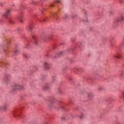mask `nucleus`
<instances>
[{
  "label": "nucleus",
  "mask_w": 124,
  "mask_h": 124,
  "mask_svg": "<svg viewBox=\"0 0 124 124\" xmlns=\"http://www.w3.org/2000/svg\"><path fill=\"white\" fill-rule=\"evenodd\" d=\"M47 37L46 36H45L44 37L42 38V39H43V40L44 41H48V40L47 39Z\"/></svg>",
  "instance_id": "nucleus-11"
},
{
  "label": "nucleus",
  "mask_w": 124,
  "mask_h": 124,
  "mask_svg": "<svg viewBox=\"0 0 124 124\" xmlns=\"http://www.w3.org/2000/svg\"><path fill=\"white\" fill-rule=\"evenodd\" d=\"M66 17H67V16H66V15H65V17H63V18H65H65H66Z\"/></svg>",
  "instance_id": "nucleus-21"
},
{
  "label": "nucleus",
  "mask_w": 124,
  "mask_h": 124,
  "mask_svg": "<svg viewBox=\"0 0 124 124\" xmlns=\"http://www.w3.org/2000/svg\"><path fill=\"white\" fill-rule=\"evenodd\" d=\"M91 97V96L89 95V97Z\"/></svg>",
  "instance_id": "nucleus-25"
},
{
  "label": "nucleus",
  "mask_w": 124,
  "mask_h": 124,
  "mask_svg": "<svg viewBox=\"0 0 124 124\" xmlns=\"http://www.w3.org/2000/svg\"><path fill=\"white\" fill-rule=\"evenodd\" d=\"M124 17L123 16H121L117 18V22H122V21H124Z\"/></svg>",
  "instance_id": "nucleus-4"
},
{
  "label": "nucleus",
  "mask_w": 124,
  "mask_h": 124,
  "mask_svg": "<svg viewBox=\"0 0 124 124\" xmlns=\"http://www.w3.org/2000/svg\"><path fill=\"white\" fill-rule=\"evenodd\" d=\"M14 89L15 90H23V86H21L19 84H16L14 87Z\"/></svg>",
  "instance_id": "nucleus-3"
},
{
  "label": "nucleus",
  "mask_w": 124,
  "mask_h": 124,
  "mask_svg": "<svg viewBox=\"0 0 124 124\" xmlns=\"http://www.w3.org/2000/svg\"><path fill=\"white\" fill-rule=\"evenodd\" d=\"M46 89H48V86H45L44 90H46Z\"/></svg>",
  "instance_id": "nucleus-17"
},
{
  "label": "nucleus",
  "mask_w": 124,
  "mask_h": 124,
  "mask_svg": "<svg viewBox=\"0 0 124 124\" xmlns=\"http://www.w3.org/2000/svg\"><path fill=\"white\" fill-rule=\"evenodd\" d=\"M62 53H63V51L59 53H58L56 56H55V58H58L59 57V56H61V55H62Z\"/></svg>",
  "instance_id": "nucleus-10"
},
{
  "label": "nucleus",
  "mask_w": 124,
  "mask_h": 124,
  "mask_svg": "<svg viewBox=\"0 0 124 124\" xmlns=\"http://www.w3.org/2000/svg\"><path fill=\"white\" fill-rule=\"evenodd\" d=\"M82 118H83V115H81V116H80V119H82Z\"/></svg>",
  "instance_id": "nucleus-19"
},
{
  "label": "nucleus",
  "mask_w": 124,
  "mask_h": 124,
  "mask_svg": "<svg viewBox=\"0 0 124 124\" xmlns=\"http://www.w3.org/2000/svg\"><path fill=\"white\" fill-rule=\"evenodd\" d=\"M55 2H56V3H60V2H61V0H56V1H55Z\"/></svg>",
  "instance_id": "nucleus-14"
},
{
  "label": "nucleus",
  "mask_w": 124,
  "mask_h": 124,
  "mask_svg": "<svg viewBox=\"0 0 124 124\" xmlns=\"http://www.w3.org/2000/svg\"><path fill=\"white\" fill-rule=\"evenodd\" d=\"M23 16L22 14L19 15V16H18V19L20 20L21 23H23V20H22V19H23Z\"/></svg>",
  "instance_id": "nucleus-8"
},
{
  "label": "nucleus",
  "mask_w": 124,
  "mask_h": 124,
  "mask_svg": "<svg viewBox=\"0 0 124 124\" xmlns=\"http://www.w3.org/2000/svg\"><path fill=\"white\" fill-rule=\"evenodd\" d=\"M9 14H10V10H7V11L3 15V16H4L5 17H7V16L9 15Z\"/></svg>",
  "instance_id": "nucleus-7"
},
{
  "label": "nucleus",
  "mask_w": 124,
  "mask_h": 124,
  "mask_svg": "<svg viewBox=\"0 0 124 124\" xmlns=\"http://www.w3.org/2000/svg\"><path fill=\"white\" fill-rule=\"evenodd\" d=\"M44 67L45 68H46V69L48 70L50 69V65H49V64H48V63L45 62Z\"/></svg>",
  "instance_id": "nucleus-5"
},
{
  "label": "nucleus",
  "mask_w": 124,
  "mask_h": 124,
  "mask_svg": "<svg viewBox=\"0 0 124 124\" xmlns=\"http://www.w3.org/2000/svg\"><path fill=\"white\" fill-rule=\"evenodd\" d=\"M9 22H10V23H12V21H11V19H9Z\"/></svg>",
  "instance_id": "nucleus-18"
},
{
  "label": "nucleus",
  "mask_w": 124,
  "mask_h": 124,
  "mask_svg": "<svg viewBox=\"0 0 124 124\" xmlns=\"http://www.w3.org/2000/svg\"><path fill=\"white\" fill-rule=\"evenodd\" d=\"M4 81H9L10 80V76L6 75L4 77Z\"/></svg>",
  "instance_id": "nucleus-6"
},
{
  "label": "nucleus",
  "mask_w": 124,
  "mask_h": 124,
  "mask_svg": "<svg viewBox=\"0 0 124 124\" xmlns=\"http://www.w3.org/2000/svg\"><path fill=\"white\" fill-rule=\"evenodd\" d=\"M32 37L33 38V42L34 45H38V37L37 36L32 35Z\"/></svg>",
  "instance_id": "nucleus-1"
},
{
  "label": "nucleus",
  "mask_w": 124,
  "mask_h": 124,
  "mask_svg": "<svg viewBox=\"0 0 124 124\" xmlns=\"http://www.w3.org/2000/svg\"><path fill=\"white\" fill-rule=\"evenodd\" d=\"M33 28L34 27H33L32 24H31L26 27V30L27 31H30V32H31V31H32V29H33Z\"/></svg>",
  "instance_id": "nucleus-2"
},
{
  "label": "nucleus",
  "mask_w": 124,
  "mask_h": 124,
  "mask_svg": "<svg viewBox=\"0 0 124 124\" xmlns=\"http://www.w3.org/2000/svg\"><path fill=\"white\" fill-rule=\"evenodd\" d=\"M123 97H124V95H123Z\"/></svg>",
  "instance_id": "nucleus-26"
},
{
  "label": "nucleus",
  "mask_w": 124,
  "mask_h": 124,
  "mask_svg": "<svg viewBox=\"0 0 124 124\" xmlns=\"http://www.w3.org/2000/svg\"><path fill=\"white\" fill-rule=\"evenodd\" d=\"M26 48H29V46H26Z\"/></svg>",
  "instance_id": "nucleus-23"
},
{
  "label": "nucleus",
  "mask_w": 124,
  "mask_h": 124,
  "mask_svg": "<svg viewBox=\"0 0 124 124\" xmlns=\"http://www.w3.org/2000/svg\"><path fill=\"white\" fill-rule=\"evenodd\" d=\"M14 53L15 54V55H18V54H19V51L17 50L14 51Z\"/></svg>",
  "instance_id": "nucleus-12"
},
{
  "label": "nucleus",
  "mask_w": 124,
  "mask_h": 124,
  "mask_svg": "<svg viewBox=\"0 0 124 124\" xmlns=\"http://www.w3.org/2000/svg\"><path fill=\"white\" fill-rule=\"evenodd\" d=\"M51 6H52V7H54L53 4H52L51 5Z\"/></svg>",
  "instance_id": "nucleus-20"
},
{
  "label": "nucleus",
  "mask_w": 124,
  "mask_h": 124,
  "mask_svg": "<svg viewBox=\"0 0 124 124\" xmlns=\"http://www.w3.org/2000/svg\"><path fill=\"white\" fill-rule=\"evenodd\" d=\"M7 109V106H5L3 108V110H4V111H6V109Z\"/></svg>",
  "instance_id": "nucleus-13"
},
{
  "label": "nucleus",
  "mask_w": 124,
  "mask_h": 124,
  "mask_svg": "<svg viewBox=\"0 0 124 124\" xmlns=\"http://www.w3.org/2000/svg\"><path fill=\"white\" fill-rule=\"evenodd\" d=\"M62 44H61L60 45H62Z\"/></svg>",
  "instance_id": "nucleus-24"
},
{
  "label": "nucleus",
  "mask_w": 124,
  "mask_h": 124,
  "mask_svg": "<svg viewBox=\"0 0 124 124\" xmlns=\"http://www.w3.org/2000/svg\"><path fill=\"white\" fill-rule=\"evenodd\" d=\"M24 56L25 57V58H29V55L28 54H24Z\"/></svg>",
  "instance_id": "nucleus-15"
},
{
  "label": "nucleus",
  "mask_w": 124,
  "mask_h": 124,
  "mask_svg": "<svg viewBox=\"0 0 124 124\" xmlns=\"http://www.w3.org/2000/svg\"><path fill=\"white\" fill-rule=\"evenodd\" d=\"M40 22H43V21L45 22L46 20L44 19H43V20H40Z\"/></svg>",
  "instance_id": "nucleus-16"
},
{
  "label": "nucleus",
  "mask_w": 124,
  "mask_h": 124,
  "mask_svg": "<svg viewBox=\"0 0 124 124\" xmlns=\"http://www.w3.org/2000/svg\"><path fill=\"white\" fill-rule=\"evenodd\" d=\"M115 58H117V59H121V58L123 57L122 56V55L120 53H117L116 55L114 56Z\"/></svg>",
  "instance_id": "nucleus-9"
},
{
  "label": "nucleus",
  "mask_w": 124,
  "mask_h": 124,
  "mask_svg": "<svg viewBox=\"0 0 124 124\" xmlns=\"http://www.w3.org/2000/svg\"><path fill=\"white\" fill-rule=\"evenodd\" d=\"M111 46H113V45H113L112 44H111Z\"/></svg>",
  "instance_id": "nucleus-22"
},
{
  "label": "nucleus",
  "mask_w": 124,
  "mask_h": 124,
  "mask_svg": "<svg viewBox=\"0 0 124 124\" xmlns=\"http://www.w3.org/2000/svg\"><path fill=\"white\" fill-rule=\"evenodd\" d=\"M35 69H37V68H35Z\"/></svg>",
  "instance_id": "nucleus-27"
}]
</instances>
